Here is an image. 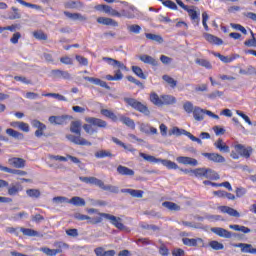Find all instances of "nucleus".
Returning <instances> with one entry per match:
<instances>
[{"mask_svg":"<svg viewBox=\"0 0 256 256\" xmlns=\"http://www.w3.org/2000/svg\"><path fill=\"white\" fill-rule=\"evenodd\" d=\"M236 115L243 118L245 120V123H248L249 125H253V122H251V118H249L247 114L241 112V110H236Z\"/></svg>","mask_w":256,"mask_h":256,"instance_id":"e2e57ef3","label":"nucleus"},{"mask_svg":"<svg viewBox=\"0 0 256 256\" xmlns=\"http://www.w3.org/2000/svg\"><path fill=\"white\" fill-rule=\"evenodd\" d=\"M162 206L168 209L169 211H181V206L177 205L174 202L165 201L162 203Z\"/></svg>","mask_w":256,"mask_h":256,"instance_id":"c9c22d12","label":"nucleus"},{"mask_svg":"<svg viewBox=\"0 0 256 256\" xmlns=\"http://www.w3.org/2000/svg\"><path fill=\"white\" fill-rule=\"evenodd\" d=\"M193 175L198 178L205 177V179H210L211 181H217L220 179L219 174L211 168H196L193 171Z\"/></svg>","mask_w":256,"mask_h":256,"instance_id":"0eeeda50","label":"nucleus"},{"mask_svg":"<svg viewBox=\"0 0 256 256\" xmlns=\"http://www.w3.org/2000/svg\"><path fill=\"white\" fill-rule=\"evenodd\" d=\"M182 241L184 245H187V247H197V245L203 247L204 245L201 238H183Z\"/></svg>","mask_w":256,"mask_h":256,"instance_id":"a211bd4d","label":"nucleus"},{"mask_svg":"<svg viewBox=\"0 0 256 256\" xmlns=\"http://www.w3.org/2000/svg\"><path fill=\"white\" fill-rule=\"evenodd\" d=\"M235 193H236V197L241 198V197H243L244 195H246L247 189H245V188H243V187H238V188H236Z\"/></svg>","mask_w":256,"mask_h":256,"instance_id":"774afa93","label":"nucleus"},{"mask_svg":"<svg viewBox=\"0 0 256 256\" xmlns=\"http://www.w3.org/2000/svg\"><path fill=\"white\" fill-rule=\"evenodd\" d=\"M75 59L79 62V65H82L83 67H87V65H89V60L81 55H76Z\"/></svg>","mask_w":256,"mask_h":256,"instance_id":"052dcab7","label":"nucleus"},{"mask_svg":"<svg viewBox=\"0 0 256 256\" xmlns=\"http://www.w3.org/2000/svg\"><path fill=\"white\" fill-rule=\"evenodd\" d=\"M86 123L82 127L87 133V135H93L95 133H98V129H107V121L101 119V118H96V117H87L85 118Z\"/></svg>","mask_w":256,"mask_h":256,"instance_id":"7ed1b4c3","label":"nucleus"},{"mask_svg":"<svg viewBox=\"0 0 256 256\" xmlns=\"http://www.w3.org/2000/svg\"><path fill=\"white\" fill-rule=\"evenodd\" d=\"M13 13L9 14L8 19L15 20V19H21V14L19 13V9L12 7Z\"/></svg>","mask_w":256,"mask_h":256,"instance_id":"4d7b16f0","label":"nucleus"},{"mask_svg":"<svg viewBox=\"0 0 256 256\" xmlns=\"http://www.w3.org/2000/svg\"><path fill=\"white\" fill-rule=\"evenodd\" d=\"M203 157H206L209 161H212L213 163H225V157L219 153H202Z\"/></svg>","mask_w":256,"mask_h":256,"instance_id":"f8f14e48","label":"nucleus"},{"mask_svg":"<svg viewBox=\"0 0 256 256\" xmlns=\"http://www.w3.org/2000/svg\"><path fill=\"white\" fill-rule=\"evenodd\" d=\"M79 180L82 181V183H86L87 185H96L97 187H100V189H103V191H109L110 193H119V187L113 186V185H105L103 180H100L96 177H84L80 176Z\"/></svg>","mask_w":256,"mask_h":256,"instance_id":"20e7f679","label":"nucleus"},{"mask_svg":"<svg viewBox=\"0 0 256 256\" xmlns=\"http://www.w3.org/2000/svg\"><path fill=\"white\" fill-rule=\"evenodd\" d=\"M100 113H101V115H103L107 119H111V121H113V123H117V121H119V118L117 117V115L109 109H102L100 111Z\"/></svg>","mask_w":256,"mask_h":256,"instance_id":"cd10ccee","label":"nucleus"},{"mask_svg":"<svg viewBox=\"0 0 256 256\" xmlns=\"http://www.w3.org/2000/svg\"><path fill=\"white\" fill-rule=\"evenodd\" d=\"M40 251H42V253H44L47 256H56L58 252L55 249H51L47 247L40 248Z\"/></svg>","mask_w":256,"mask_h":256,"instance_id":"13d9d810","label":"nucleus"},{"mask_svg":"<svg viewBox=\"0 0 256 256\" xmlns=\"http://www.w3.org/2000/svg\"><path fill=\"white\" fill-rule=\"evenodd\" d=\"M0 171H3L4 173H11L12 175H20V177L27 175V172L23 170L12 169L3 165H0Z\"/></svg>","mask_w":256,"mask_h":256,"instance_id":"5701e85b","label":"nucleus"},{"mask_svg":"<svg viewBox=\"0 0 256 256\" xmlns=\"http://www.w3.org/2000/svg\"><path fill=\"white\" fill-rule=\"evenodd\" d=\"M176 161L182 165H192V167H197L198 165L197 159L187 156H179L176 158Z\"/></svg>","mask_w":256,"mask_h":256,"instance_id":"dca6fc26","label":"nucleus"},{"mask_svg":"<svg viewBox=\"0 0 256 256\" xmlns=\"http://www.w3.org/2000/svg\"><path fill=\"white\" fill-rule=\"evenodd\" d=\"M229 229H233V231H241L242 233H251V229L237 224H230Z\"/></svg>","mask_w":256,"mask_h":256,"instance_id":"79ce46f5","label":"nucleus"},{"mask_svg":"<svg viewBox=\"0 0 256 256\" xmlns=\"http://www.w3.org/2000/svg\"><path fill=\"white\" fill-rule=\"evenodd\" d=\"M34 127L37 129L35 131V135L37 137H43L45 135V130L47 129V126L40 121L34 120Z\"/></svg>","mask_w":256,"mask_h":256,"instance_id":"4be33fe9","label":"nucleus"},{"mask_svg":"<svg viewBox=\"0 0 256 256\" xmlns=\"http://www.w3.org/2000/svg\"><path fill=\"white\" fill-rule=\"evenodd\" d=\"M211 232L224 239H231V237H235L233 232L221 227H213L211 228Z\"/></svg>","mask_w":256,"mask_h":256,"instance_id":"9b49d317","label":"nucleus"},{"mask_svg":"<svg viewBox=\"0 0 256 256\" xmlns=\"http://www.w3.org/2000/svg\"><path fill=\"white\" fill-rule=\"evenodd\" d=\"M128 31L130 33H135L136 35H139V33H141V26L137 24L130 25L128 26Z\"/></svg>","mask_w":256,"mask_h":256,"instance_id":"680f3d73","label":"nucleus"},{"mask_svg":"<svg viewBox=\"0 0 256 256\" xmlns=\"http://www.w3.org/2000/svg\"><path fill=\"white\" fill-rule=\"evenodd\" d=\"M6 133L9 135V137H13V139L22 140L25 139V136L23 133L14 130L13 128L6 129Z\"/></svg>","mask_w":256,"mask_h":256,"instance_id":"72a5a7b5","label":"nucleus"},{"mask_svg":"<svg viewBox=\"0 0 256 256\" xmlns=\"http://www.w3.org/2000/svg\"><path fill=\"white\" fill-rule=\"evenodd\" d=\"M218 211L220 213H224L226 215H229L230 217H236V218L241 217V214L239 213V211H237L234 208L229 207V206H219Z\"/></svg>","mask_w":256,"mask_h":256,"instance_id":"ddd939ff","label":"nucleus"},{"mask_svg":"<svg viewBox=\"0 0 256 256\" xmlns=\"http://www.w3.org/2000/svg\"><path fill=\"white\" fill-rule=\"evenodd\" d=\"M54 247H56L55 250L58 251L57 255H59V253H63V250L69 249V244L65 242H55Z\"/></svg>","mask_w":256,"mask_h":256,"instance_id":"37998d69","label":"nucleus"},{"mask_svg":"<svg viewBox=\"0 0 256 256\" xmlns=\"http://www.w3.org/2000/svg\"><path fill=\"white\" fill-rule=\"evenodd\" d=\"M121 193H129L131 197H136L137 199H141L143 197V190H135V189H121Z\"/></svg>","mask_w":256,"mask_h":256,"instance_id":"c85d7f7f","label":"nucleus"},{"mask_svg":"<svg viewBox=\"0 0 256 256\" xmlns=\"http://www.w3.org/2000/svg\"><path fill=\"white\" fill-rule=\"evenodd\" d=\"M182 133H183V135H186V137L188 139H190L191 141H194L195 143H199V145H201L202 141L199 138L195 137L193 134H191V132L182 130Z\"/></svg>","mask_w":256,"mask_h":256,"instance_id":"864d4df0","label":"nucleus"},{"mask_svg":"<svg viewBox=\"0 0 256 256\" xmlns=\"http://www.w3.org/2000/svg\"><path fill=\"white\" fill-rule=\"evenodd\" d=\"M209 247H211V249H213L214 251H223V249H225V245L217 240L210 241Z\"/></svg>","mask_w":256,"mask_h":256,"instance_id":"58836bf2","label":"nucleus"},{"mask_svg":"<svg viewBox=\"0 0 256 256\" xmlns=\"http://www.w3.org/2000/svg\"><path fill=\"white\" fill-rule=\"evenodd\" d=\"M8 163L10 167H14L15 169H24L25 168V159L13 157L8 159Z\"/></svg>","mask_w":256,"mask_h":256,"instance_id":"4468645a","label":"nucleus"},{"mask_svg":"<svg viewBox=\"0 0 256 256\" xmlns=\"http://www.w3.org/2000/svg\"><path fill=\"white\" fill-rule=\"evenodd\" d=\"M214 57H218L222 63H231V61H233V58L223 56L221 53H214Z\"/></svg>","mask_w":256,"mask_h":256,"instance_id":"0e129e2a","label":"nucleus"},{"mask_svg":"<svg viewBox=\"0 0 256 256\" xmlns=\"http://www.w3.org/2000/svg\"><path fill=\"white\" fill-rule=\"evenodd\" d=\"M205 219H207V221H211L212 223H215V221H224L223 216L221 215L207 214L205 216Z\"/></svg>","mask_w":256,"mask_h":256,"instance_id":"603ef678","label":"nucleus"},{"mask_svg":"<svg viewBox=\"0 0 256 256\" xmlns=\"http://www.w3.org/2000/svg\"><path fill=\"white\" fill-rule=\"evenodd\" d=\"M252 154H253V148L251 146H248L245 148L244 152L242 153V157H244L245 159H249Z\"/></svg>","mask_w":256,"mask_h":256,"instance_id":"338daca9","label":"nucleus"},{"mask_svg":"<svg viewBox=\"0 0 256 256\" xmlns=\"http://www.w3.org/2000/svg\"><path fill=\"white\" fill-rule=\"evenodd\" d=\"M81 127V120L72 121L70 124V132L74 133L75 135L68 134L66 135V139H68V141L74 145H80L81 147H91L93 143L81 136Z\"/></svg>","mask_w":256,"mask_h":256,"instance_id":"f257e3e1","label":"nucleus"},{"mask_svg":"<svg viewBox=\"0 0 256 256\" xmlns=\"http://www.w3.org/2000/svg\"><path fill=\"white\" fill-rule=\"evenodd\" d=\"M164 7H168V9H172V11H177V4L171 0H164L162 1Z\"/></svg>","mask_w":256,"mask_h":256,"instance_id":"6e6d98bb","label":"nucleus"},{"mask_svg":"<svg viewBox=\"0 0 256 256\" xmlns=\"http://www.w3.org/2000/svg\"><path fill=\"white\" fill-rule=\"evenodd\" d=\"M54 75H56V77H58L59 79H65L67 81H69V79H71V74L67 71H63V70H53Z\"/></svg>","mask_w":256,"mask_h":256,"instance_id":"e433bc0d","label":"nucleus"},{"mask_svg":"<svg viewBox=\"0 0 256 256\" xmlns=\"http://www.w3.org/2000/svg\"><path fill=\"white\" fill-rule=\"evenodd\" d=\"M139 155L144 159L145 161H149V163H162L164 167H167L169 170L171 169H179V165L177 163L171 161V160H163V159H157L155 156L147 155L143 152H140Z\"/></svg>","mask_w":256,"mask_h":256,"instance_id":"423d86ee","label":"nucleus"},{"mask_svg":"<svg viewBox=\"0 0 256 256\" xmlns=\"http://www.w3.org/2000/svg\"><path fill=\"white\" fill-rule=\"evenodd\" d=\"M43 97H53L54 99H57L58 101H67V98L65 96L58 94V93L43 94Z\"/></svg>","mask_w":256,"mask_h":256,"instance_id":"8fccbe9b","label":"nucleus"},{"mask_svg":"<svg viewBox=\"0 0 256 256\" xmlns=\"http://www.w3.org/2000/svg\"><path fill=\"white\" fill-rule=\"evenodd\" d=\"M192 113L195 121H203V119H205V110L198 106L194 107V111Z\"/></svg>","mask_w":256,"mask_h":256,"instance_id":"7c9ffc66","label":"nucleus"},{"mask_svg":"<svg viewBox=\"0 0 256 256\" xmlns=\"http://www.w3.org/2000/svg\"><path fill=\"white\" fill-rule=\"evenodd\" d=\"M95 157H97V159H105V157H113V154L109 151L101 150L95 154Z\"/></svg>","mask_w":256,"mask_h":256,"instance_id":"5fc2aeb1","label":"nucleus"},{"mask_svg":"<svg viewBox=\"0 0 256 256\" xmlns=\"http://www.w3.org/2000/svg\"><path fill=\"white\" fill-rule=\"evenodd\" d=\"M71 119H73V116L69 115L50 116L48 121L51 123V125H67Z\"/></svg>","mask_w":256,"mask_h":256,"instance_id":"1a4fd4ad","label":"nucleus"},{"mask_svg":"<svg viewBox=\"0 0 256 256\" xmlns=\"http://www.w3.org/2000/svg\"><path fill=\"white\" fill-rule=\"evenodd\" d=\"M161 99H162V106L163 105H175V103H177V99L175 98V96L161 95Z\"/></svg>","mask_w":256,"mask_h":256,"instance_id":"f704fd0d","label":"nucleus"},{"mask_svg":"<svg viewBox=\"0 0 256 256\" xmlns=\"http://www.w3.org/2000/svg\"><path fill=\"white\" fill-rule=\"evenodd\" d=\"M83 79H84V81H88L89 83H92L93 85H98L99 87H103V89H110L109 85H107V82H105L99 78L84 76Z\"/></svg>","mask_w":256,"mask_h":256,"instance_id":"2eb2a0df","label":"nucleus"},{"mask_svg":"<svg viewBox=\"0 0 256 256\" xmlns=\"http://www.w3.org/2000/svg\"><path fill=\"white\" fill-rule=\"evenodd\" d=\"M97 23L100 25H110L112 27H119V23L111 18L98 17Z\"/></svg>","mask_w":256,"mask_h":256,"instance_id":"393cba45","label":"nucleus"},{"mask_svg":"<svg viewBox=\"0 0 256 256\" xmlns=\"http://www.w3.org/2000/svg\"><path fill=\"white\" fill-rule=\"evenodd\" d=\"M68 203H70V205H74V207H85L86 202L85 199L79 197V196H74L72 197Z\"/></svg>","mask_w":256,"mask_h":256,"instance_id":"c756f323","label":"nucleus"},{"mask_svg":"<svg viewBox=\"0 0 256 256\" xmlns=\"http://www.w3.org/2000/svg\"><path fill=\"white\" fill-rule=\"evenodd\" d=\"M234 247H238L239 249H241L242 253H251V254L256 253V248H253V245L251 244L239 243V244H234Z\"/></svg>","mask_w":256,"mask_h":256,"instance_id":"412c9836","label":"nucleus"},{"mask_svg":"<svg viewBox=\"0 0 256 256\" xmlns=\"http://www.w3.org/2000/svg\"><path fill=\"white\" fill-rule=\"evenodd\" d=\"M150 103L156 105V107H163V100L161 96L159 97V94L155 92L150 93Z\"/></svg>","mask_w":256,"mask_h":256,"instance_id":"bb28decb","label":"nucleus"},{"mask_svg":"<svg viewBox=\"0 0 256 256\" xmlns=\"http://www.w3.org/2000/svg\"><path fill=\"white\" fill-rule=\"evenodd\" d=\"M6 233H10V235H15V237H20L19 233H21L20 227H7Z\"/></svg>","mask_w":256,"mask_h":256,"instance_id":"3c124183","label":"nucleus"},{"mask_svg":"<svg viewBox=\"0 0 256 256\" xmlns=\"http://www.w3.org/2000/svg\"><path fill=\"white\" fill-rule=\"evenodd\" d=\"M101 219H107L108 221H110V223L112 225H114V227H116V229H119L120 231H123V229H125V225L121 222V218L117 217V216H113L111 214H107V213H99Z\"/></svg>","mask_w":256,"mask_h":256,"instance_id":"6e6552de","label":"nucleus"},{"mask_svg":"<svg viewBox=\"0 0 256 256\" xmlns=\"http://www.w3.org/2000/svg\"><path fill=\"white\" fill-rule=\"evenodd\" d=\"M214 146L216 149H219V151H222L223 153H229L230 149L225 142H223V139L219 138L215 143Z\"/></svg>","mask_w":256,"mask_h":256,"instance_id":"473e14b6","label":"nucleus"},{"mask_svg":"<svg viewBox=\"0 0 256 256\" xmlns=\"http://www.w3.org/2000/svg\"><path fill=\"white\" fill-rule=\"evenodd\" d=\"M10 125L14 128V129H19L20 131H23L24 133H29V124L25 123V122H19V121H14L11 122Z\"/></svg>","mask_w":256,"mask_h":256,"instance_id":"b1692460","label":"nucleus"},{"mask_svg":"<svg viewBox=\"0 0 256 256\" xmlns=\"http://www.w3.org/2000/svg\"><path fill=\"white\" fill-rule=\"evenodd\" d=\"M117 173L125 177H133V175H135V171H133V169L123 165H119L117 167Z\"/></svg>","mask_w":256,"mask_h":256,"instance_id":"aec40b11","label":"nucleus"},{"mask_svg":"<svg viewBox=\"0 0 256 256\" xmlns=\"http://www.w3.org/2000/svg\"><path fill=\"white\" fill-rule=\"evenodd\" d=\"M186 11H187L190 19L192 21H194L195 23H197V25H199V21H201V18H200L201 13L197 12L195 9H193V6H192V8H188Z\"/></svg>","mask_w":256,"mask_h":256,"instance_id":"a878e982","label":"nucleus"},{"mask_svg":"<svg viewBox=\"0 0 256 256\" xmlns=\"http://www.w3.org/2000/svg\"><path fill=\"white\" fill-rule=\"evenodd\" d=\"M183 109L186 111V113L191 114L193 111H195V107H193V103L187 101L183 104Z\"/></svg>","mask_w":256,"mask_h":256,"instance_id":"bf43d9fd","label":"nucleus"},{"mask_svg":"<svg viewBox=\"0 0 256 256\" xmlns=\"http://www.w3.org/2000/svg\"><path fill=\"white\" fill-rule=\"evenodd\" d=\"M145 37L146 39H148V41H154L155 43H159L161 45V43H164V39L163 36L159 35V34H153V33H145Z\"/></svg>","mask_w":256,"mask_h":256,"instance_id":"2f4dec72","label":"nucleus"},{"mask_svg":"<svg viewBox=\"0 0 256 256\" xmlns=\"http://www.w3.org/2000/svg\"><path fill=\"white\" fill-rule=\"evenodd\" d=\"M66 17H69L70 19L77 20L79 19L80 21H87V17L81 15L80 13H70V12H65Z\"/></svg>","mask_w":256,"mask_h":256,"instance_id":"49530a36","label":"nucleus"},{"mask_svg":"<svg viewBox=\"0 0 256 256\" xmlns=\"http://www.w3.org/2000/svg\"><path fill=\"white\" fill-rule=\"evenodd\" d=\"M120 121L127 127H130V129H135V121L133 119L127 116H120Z\"/></svg>","mask_w":256,"mask_h":256,"instance_id":"ea45409f","label":"nucleus"},{"mask_svg":"<svg viewBox=\"0 0 256 256\" xmlns=\"http://www.w3.org/2000/svg\"><path fill=\"white\" fill-rule=\"evenodd\" d=\"M250 33L252 35L251 39H248L244 42V45L246 47H256V38H255V33H253V30H250Z\"/></svg>","mask_w":256,"mask_h":256,"instance_id":"09e8293b","label":"nucleus"},{"mask_svg":"<svg viewBox=\"0 0 256 256\" xmlns=\"http://www.w3.org/2000/svg\"><path fill=\"white\" fill-rule=\"evenodd\" d=\"M112 141L116 145H119V147H123V149H128V151H130V153H135V151H136L135 148L131 147V145L127 146L125 143L121 142V140H119V138L112 137Z\"/></svg>","mask_w":256,"mask_h":256,"instance_id":"4c0bfd02","label":"nucleus"},{"mask_svg":"<svg viewBox=\"0 0 256 256\" xmlns=\"http://www.w3.org/2000/svg\"><path fill=\"white\" fill-rule=\"evenodd\" d=\"M102 61H105V63L111 65V67H118L114 76L111 74L105 76L107 81H121V79H123V73L121 71H127V66H125L123 62L109 57H103Z\"/></svg>","mask_w":256,"mask_h":256,"instance_id":"f03ea898","label":"nucleus"},{"mask_svg":"<svg viewBox=\"0 0 256 256\" xmlns=\"http://www.w3.org/2000/svg\"><path fill=\"white\" fill-rule=\"evenodd\" d=\"M195 63L197 65H200V67H205V69H213V65L211 64V62H209V60L197 58L195 60Z\"/></svg>","mask_w":256,"mask_h":256,"instance_id":"a19ab883","label":"nucleus"},{"mask_svg":"<svg viewBox=\"0 0 256 256\" xmlns=\"http://www.w3.org/2000/svg\"><path fill=\"white\" fill-rule=\"evenodd\" d=\"M124 102L129 107H132V109H134L135 111H138L139 113H142V115H145L146 117H149L151 115V111L149 110V107L139 102L135 98H124Z\"/></svg>","mask_w":256,"mask_h":256,"instance_id":"39448f33","label":"nucleus"},{"mask_svg":"<svg viewBox=\"0 0 256 256\" xmlns=\"http://www.w3.org/2000/svg\"><path fill=\"white\" fill-rule=\"evenodd\" d=\"M163 81H165L172 89H175L177 87V81L173 79V77L169 75H163L162 76Z\"/></svg>","mask_w":256,"mask_h":256,"instance_id":"a18cd8bd","label":"nucleus"},{"mask_svg":"<svg viewBox=\"0 0 256 256\" xmlns=\"http://www.w3.org/2000/svg\"><path fill=\"white\" fill-rule=\"evenodd\" d=\"M131 70L137 77H139V79H147V76L143 73V69H141V67L132 66Z\"/></svg>","mask_w":256,"mask_h":256,"instance_id":"c03bdc74","label":"nucleus"},{"mask_svg":"<svg viewBox=\"0 0 256 256\" xmlns=\"http://www.w3.org/2000/svg\"><path fill=\"white\" fill-rule=\"evenodd\" d=\"M203 37L208 41V43H210V45H217V46L223 45V39L213 34L204 33Z\"/></svg>","mask_w":256,"mask_h":256,"instance_id":"f3484780","label":"nucleus"},{"mask_svg":"<svg viewBox=\"0 0 256 256\" xmlns=\"http://www.w3.org/2000/svg\"><path fill=\"white\" fill-rule=\"evenodd\" d=\"M60 63L63 65H73V58L69 56H63L60 58Z\"/></svg>","mask_w":256,"mask_h":256,"instance_id":"69168bd1","label":"nucleus"},{"mask_svg":"<svg viewBox=\"0 0 256 256\" xmlns=\"http://www.w3.org/2000/svg\"><path fill=\"white\" fill-rule=\"evenodd\" d=\"M139 59L142 61V63H145L146 65H151L152 67H157L159 65V60L147 54L139 56Z\"/></svg>","mask_w":256,"mask_h":256,"instance_id":"6ab92c4d","label":"nucleus"},{"mask_svg":"<svg viewBox=\"0 0 256 256\" xmlns=\"http://www.w3.org/2000/svg\"><path fill=\"white\" fill-rule=\"evenodd\" d=\"M74 219L77 221H87L90 225H97L103 221V218L101 217L91 218L90 216L81 213H76Z\"/></svg>","mask_w":256,"mask_h":256,"instance_id":"9d476101","label":"nucleus"},{"mask_svg":"<svg viewBox=\"0 0 256 256\" xmlns=\"http://www.w3.org/2000/svg\"><path fill=\"white\" fill-rule=\"evenodd\" d=\"M33 36L35 39H38V41H47L48 36L45 32L38 30L33 32Z\"/></svg>","mask_w":256,"mask_h":256,"instance_id":"de8ad7c7","label":"nucleus"}]
</instances>
